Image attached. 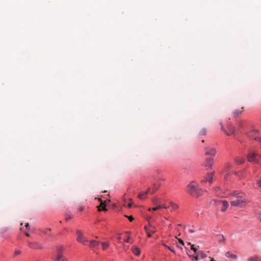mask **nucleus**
<instances>
[{
	"label": "nucleus",
	"mask_w": 261,
	"mask_h": 261,
	"mask_svg": "<svg viewBox=\"0 0 261 261\" xmlns=\"http://www.w3.org/2000/svg\"><path fill=\"white\" fill-rule=\"evenodd\" d=\"M147 195H144V192H140L139 194H138V198L141 199V200H144L145 199L147 196Z\"/></svg>",
	"instance_id": "22"
},
{
	"label": "nucleus",
	"mask_w": 261,
	"mask_h": 261,
	"mask_svg": "<svg viewBox=\"0 0 261 261\" xmlns=\"http://www.w3.org/2000/svg\"><path fill=\"white\" fill-rule=\"evenodd\" d=\"M205 256V254L202 251H197L196 255L194 256V258L197 260L200 258H203Z\"/></svg>",
	"instance_id": "13"
},
{
	"label": "nucleus",
	"mask_w": 261,
	"mask_h": 261,
	"mask_svg": "<svg viewBox=\"0 0 261 261\" xmlns=\"http://www.w3.org/2000/svg\"><path fill=\"white\" fill-rule=\"evenodd\" d=\"M259 141H261V138H259L258 140Z\"/></svg>",
	"instance_id": "48"
},
{
	"label": "nucleus",
	"mask_w": 261,
	"mask_h": 261,
	"mask_svg": "<svg viewBox=\"0 0 261 261\" xmlns=\"http://www.w3.org/2000/svg\"><path fill=\"white\" fill-rule=\"evenodd\" d=\"M168 206H169V208L171 207L172 210H175L178 207V205L176 203H174L172 202H170L169 205H168Z\"/></svg>",
	"instance_id": "20"
},
{
	"label": "nucleus",
	"mask_w": 261,
	"mask_h": 261,
	"mask_svg": "<svg viewBox=\"0 0 261 261\" xmlns=\"http://www.w3.org/2000/svg\"><path fill=\"white\" fill-rule=\"evenodd\" d=\"M248 261H261V258L256 256H253L249 258Z\"/></svg>",
	"instance_id": "23"
},
{
	"label": "nucleus",
	"mask_w": 261,
	"mask_h": 261,
	"mask_svg": "<svg viewBox=\"0 0 261 261\" xmlns=\"http://www.w3.org/2000/svg\"><path fill=\"white\" fill-rule=\"evenodd\" d=\"M101 245H102V249L105 250L107 248L109 247L110 244L109 242H102L101 243Z\"/></svg>",
	"instance_id": "24"
},
{
	"label": "nucleus",
	"mask_w": 261,
	"mask_h": 261,
	"mask_svg": "<svg viewBox=\"0 0 261 261\" xmlns=\"http://www.w3.org/2000/svg\"><path fill=\"white\" fill-rule=\"evenodd\" d=\"M147 236L148 238H150L151 237V233H152L151 232H149V233L147 232Z\"/></svg>",
	"instance_id": "39"
},
{
	"label": "nucleus",
	"mask_w": 261,
	"mask_h": 261,
	"mask_svg": "<svg viewBox=\"0 0 261 261\" xmlns=\"http://www.w3.org/2000/svg\"><path fill=\"white\" fill-rule=\"evenodd\" d=\"M151 192H152V191L151 190V189L149 188H148V189L147 190V191L146 192H144V195H147L148 193L151 194Z\"/></svg>",
	"instance_id": "29"
},
{
	"label": "nucleus",
	"mask_w": 261,
	"mask_h": 261,
	"mask_svg": "<svg viewBox=\"0 0 261 261\" xmlns=\"http://www.w3.org/2000/svg\"><path fill=\"white\" fill-rule=\"evenodd\" d=\"M118 239L119 240H120L121 239V237H120V236L118 237Z\"/></svg>",
	"instance_id": "47"
},
{
	"label": "nucleus",
	"mask_w": 261,
	"mask_h": 261,
	"mask_svg": "<svg viewBox=\"0 0 261 261\" xmlns=\"http://www.w3.org/2000/svg\"><path fill=\"white\" fill-rule=\"evenodd\" d=\"M130 238L128 237L127 238V239L125 240V242H129V240Z\"/></svg>",
	"instance_id": "44"
},
{
	"label": "nucleus",
	"mask_w": 261,
	"mask_h": 261,
	"mask_svg": "<svg viewBox=\"0 0 261 261\" xmlns=\"http://www.w3.org/2000/svg\"><path fill=\"white\" fill-rule=\"evenodd\" d=\"M244 162V159L241 158H238L236 159V162L237 165H241Z\"/></svg>",
	"instance_id": "21"
},
{
	"label": "nucleus",
	"mask_w": 261,
	"mask_h": 261,
	"mask_svg": "<svg viewBox=\"0 0 261 261\" xmlns=\"http://www.w3.org/2000/svg\"><path fill=\"white\" fill-rule=\"evenodd\" d=\"M25 235L27 236V237H29L30 236V234L28 233H25Z\"/></svg>",
	"instance_id": "45"
},
{
	"label": "nucleus",
	"mask_w": 261,
	"mask_h": 261,
	"mask_svg": "<svg viewBox=\"0 0 261 261\" xmlns=\"http://www.w3.org/2000/svg\"><path fill=\"white\" fill-rule=\"evenodd\" d=\"M28 245L30 248H33V249H41L42 246L38 242H29L28 243Z\"/></svg>",
	"instance_id": "8"
},
{
	"label": "nucleus",
	"mask_w": 261,
	"mask_h": 261,
	"mask_svg": "<svg viewBox=\"0 0 261 261\" xmlns=\"http://www.w3.org/2000/svg\"><path fill=\"white\" fill-rule=\"evenodd\" d=\"M71 218V217H67V218H66V221H68Z\"/></svg>",
	"instance_id": "43"
},
{
	"label": "nucleus",
	"mask_w": 261,
	"mask_h": 261,
	"mask_svg": "<svg viewBox=\"0 0 261 261\" xmlns=\"http://www.w3.org/2000/svg\"><path fill=\"white\" fill-rule=\"evenodd\" d=\"M99 201H101V203H100V204L99 206H97L98 208V211H100L101 210L99 208L100 206H102V211H107V209L106 207V204L101 200L100 199H99Z\"/></svg>",
	"instance_id": "19"
},
{
	"label": "nucleus",
	"mask_w": 261,
	"mask_h": 261,
	"mask_svg": "<svg viewBox=\"0 0 261 261\" xmlns=\"http://www.w3.org/2000/svg\"><path fill=\"white\" fill-rule=\"evenodd\" d=\"M132 252L135 255L138 256L140 254L141 250L138 247L134 246L132 247Z\"/></svg>",
	"instance_id": "14"
},
{
	"label": "nucleus",
	"mask_w": 261,
	"mask_h": 261,
	"mask_svg": "<svg viewBox=\"0 0 261 261\" xmlns=\"http://www.w3.org/2000/svg\"><path fill=\"white\" fill-rule=\"evenodd\" d=\"M186 191L193 197H198L201 195L203 191L197 187V184L194 181L187 185Z\"/></svg>",
	"instance_id": "2"
},
{
	"label": "nucleus",
	"mask_w": 261,
	"mask_h": 261,
	"mask_svg": "<svg viewBox=\"0 0 261 261\" xmlns=\"http://www.w3.org/2000/svg\"><path fill=\"white\" fill-rule=\"evenodd\" d=\"M244 107H242L241 111L239 110H236L233 112V115L234 117H238L244 111Z\"/></svg>",
	"instance_id": "15"
},
{
	"label": "nucleus",
	"mask_w": 261,
	"mask_h": 261,
	"mask_svg": "<svg viewBox=\"0 0 261 261\" xmlns=\"http://www.w3.org/2000/svg\"><path fill=\"white\" fill-rule=\"evenodd\" d=\"M132 203H129L128 204V205H127V206H128V207H129V208H130V207H132Z\"/></svg>",
	"instance_id": "42"
},
{
	"label": "nucleus",
	"mask_w": 261,
	"mask_h": 261,
	"mask_svg": "<svg viewBox=\"0 0 261 261\" xmlns=\"http://www.w3.org/2000/svg\"><path fill=\"white\" fill-rule=\"evenodd\" d=\"M50 231V229H45L43 231V232L44 233H47L48 231Z\"/></svg>",
	"instance_id": "33"
},
{
	"label": "nucleus",
	"mask_w": 261,
	"mask_h": 261,
	"mask_svg": "<svg viewBox=\"0 0 261 261\" xmlns=\"http://www.w3.org/2000/svg\"><path fill=\"white\" fill-rule=\"evenodd\" d=\"M216 153V150L215 148H206L205 149V155H210L212 156H214Z\"/></svg>",
	"instance_id": "10"
},
{
	"label": "nucleus",
	"mask_w": 261,
	"mask_h": 261,
	"mask_svg": "<svg viewBox=\"0 0 261 261\" xmlns=\"http://www.w3.org/2000/svg\"><path fill=\"white\" fill-rule=\"evenodd\" d=\"M232 197L231 198L230 204L232 206L244 207L247 203L245 194L237 191L232 193Z\"/></svg>",
	"instance_id": "1"
},
{
	"label": "nucleus",
	"mask_w": 261,
	"mask_h": 261,
	"mask_svg": "<svg viewBox=\"0 0 261 261\" xmlns=\"http://www.w3.org/2000/svg\"><path fill=\"white\" fill-rule=\"evenodd\" d=\"M76 234L77 237L76 238V240L77 242L83 244L84 245H87V243H88V240L84 237L83 233L81 230H77L76 231Z\"/></svg>",
	"instance_id": "5"
},
{
	"label": "nucleus",
	"mask_w": 261,
	"mask_h": 261,
	"mask_svg": "<svg viewBox=\"0 0 261 261\" xmlns=\"http://www.w3.org/2000/svg\"><path fill=\"white\" fill-rule=\"evenodd\" d=\"M149 231L152 233H154L156 231V228L155 226L151 224L150 223H149Z\"/></svg>",
	"instance_id": "18"
},
{
	"label": "nucleus",
	"mask_w": 261,
	"mask_h": 261,
	"mask_svg": "<svg viewBox=\"0 0 261 261\" xmlns=\"http://www.w3.org/2000/svg\"><path fill=\"white\" fill-rule=\"evenodd\" d=\"M214 174V172H212L211 173H207V175L203 178V179L201 180V182H206L207 181H208L209 182L211 183L213 180Z\"/></svg>",
	"instance_id": "7"
},
{
	"label": "nucleus",
	"mask_w": 261,
	"mask_h": 261,
	"mask_svg": "<svg viewBox=\"0 0 261 261\" xmlns=\"http://www.w3.org/2000/svg\"><path fill=\"white\" fill-rule=\"evenodd\" d=\"M243 122H239V126L240 127H243Z\"/></svg>",
	"instance_id": "38"
},
{
	"label": "nucleus",
	"mask_w": 261,
	"mask_h": 261,
	"mask_svg": "<svg viewBox=\"0 0 261 261\" xmlns=\"http://www.w3.org/2000/svg\"><path fill=\"white\" fill-rule=\"evenodd\" d=\"M225 255L226 257L231 258L233 259H237L238 257L236 254L231 253L230 252L228 251L226 253Z\"/></svg>",
	"instance_id": "16"
},
{
	"label": "nucleus",
	"mask_w": 261,
	"mask_h": 261,
	"mask_svg": "<svg viewBox=\"0 0 261 261\" xmlns=\"http://www.w3.org/2000/svg\"><path fill=\"white\" fill-rule=\"evenodd\" d=\"M178 241L180 244H181L182 245H184V242L182 240L179 239Z\"/></svg>",
	"instance_id": "37"
},
{
	"label": "nucleus",
	"mask_w": 261,
	"mask_h": 261,
	"mask_svg": "<svg viewBox=\"0 0 261 261\" xmlns=\"http://www.w3.org/2000/svg\"><path fill=\"white\" fill-rule=\"evenodd\" d=\"M163 245H164L165 247H166V248H167L168 249H169L170 251H171L172 252H174V253L175 252L174 250H172V249L170 247H169V246H167L166 245H165V244H163Z\"/></svg>",
	"instance_id": "31"
},
{
	"label": "nucleus",
	"mask_w": 261,
	"mask_h": 261,
	"mask_svg": "<svg viewBox=\"0 0 261 261\" xmlns=\"http://www.w3.org/2000/svg\"><path fill=\"white\" fill-rule=\"evenodd\" d=\"M128 220H129V221H130V222H132L134 220V218L132 216L128 217Z\"/></svg>",
	"instance_id": "34"
},
{
	"label": "nucleus",
	"mask_w": 261,
	"mask_h": 261,
	"mask_svg": "<svg viewBox=\"0 0 261 261\" xmlns=\"http://www.w3.org/2000/svg\"><path fill=\"white\" fill-rule=\"evenodd\" d=\"M84 207H83V206H80V208H79V211H80V212H82V211L84 210Z\"/></svg>",
	"instance_id": "36"
},
{
	"label": "nucleus",
	"mask_w": 261,
	"mask_h": 261,
	"mask_svg": "<svg viewBox=\"0 0 261 261\" xmlns=\"http://www.w3.org/2000/svg\"><path fill=\"white\" fill-rule=\"evenodd\" d=\"M220 124L221 125V130H223L226 135L229 136L231 134H234L235 132V128L233 125H228L227 126L226 129H225L221 122Z\"/></svg>",
	"instance_id": "4"
},
{
	"label": "nucleus",
	"mask_w": 261,
	"mask_h": 261,
	"mask_svg": "<svg viewBox=\"0 0 261 261\" xmlns=\"http://www.w3.org/2000/svg\"><path fill=\"white\" fill-rule=\"evenodd\" d=\"M21 251L19 250H16L15 251V255H19L21 253Z\"/></svg>",
	"instance_id": "30"
},
{
	"label": "nucleus",
	"mask_w": 261,
	"mask_h": 261,
	"mask_svg": "<svg viewBox=\"0 0 261 261\" xmlns=\"http://www.w3.org/2000/svg\"><path fill=\"white\" fill-rule=\"evenodd\" d=\"M206 134V129L205 128H202L199 133V135H205Z\"/></svg>",
	"instance_id": "25"
},
{
	"label": "nucleus",
	"mask_w": 261,
	"mask_h": 261,
	"mask_svg": "<svg viewBox=\"0 0 261 261\" xmlns=\"http://www.w3.org/2000/svg\"><path fill=\"white\" fill-rule=\"evenodd\" d=\"M99 243H100L98 241L95 240H92L89 244V246L91 248H97L98 247Z\"/></svg>",
	"instance_id": "11"
},
{
	"label": "nucleus",
	"mask_w": 261,
	"mask_h": 261,
	"mask_svg": "<svg viewBox=\"0 0 261 261\" xmlns=\"http://www.w3.org/2000/svg\"><path fill=\"white\" fill-rule=\"evenodd\" d=\"M212 261H216V260H214V259H212Z\"/></svg>",
	"instance_id": "49"
},
{
	"label": "nucleus",
	"mask_w": 261,
	"mask_h": 261,
	"mask_svg": "<svg viewBox=\"0 0 261 261\" xmlns=\"http://www.w3.org/2000/svg\"><path fill=\"white\" fill-rule=\"evenodd\" d=\"M214 163V159L210 158H207L206 159L203 165L205 167H210L211 168Z\"/></svg>",
	"instance_id": "9"
},
{
	"label": "nucleus",
	"mask_w": 261,
	"mask_h": 261,
	"mask_svg": "<svg viewBox=\"0 0 261 261\" xmlns=\"http://www.w3.org/2000/svg\"><path fill=\"white\" fill-rule=\"evenodd\" d=\"M25 227L27 228V229H30V225H29V224L28 223L25 224Z\"/></svg>",
	"instance_id": "35"
},
{
	"label": "nucleus",
	"mask_w": 261,
	"mask_h": 261,
	"mask_svg": "<svg viewBox=\"0 0 261 261\" xmlns=\"http://www.w3.org/2000/svg\"><path fill=\"white\" fill-rule=\"evenodd\" d=\"M148 221V226H144V229L145 230H146V232H149V223H150L149 221V219L147 220Z\"/></svg>",
	"instance_id": "27"
},
{
	"label": "nucleus",
	"mask_w": 261,
	"mask_h": 261,
	"mask_svg": "<svg viewBox=\"0 0 261 261\" xmlns=\"http://www.w3.org/2000/svg\"><path fill=\"white\" fill-rule=\"evenodd\" d=\"M158 189L157 187H155V186H154V188L152 190L151 194H153Z\"/></svg>",
	"instance_id": "32"
},
{
	"label": "nucleus",
	"mask_w": 261,
	"mask_h": 261,
	"mask_svg": "<svg viewBox=\"0 0 261 261\" xmlns=\"http://www.w3.org/2000/svg\"><path fill=\"white\" fill-rule=\"evenodd\" d=\"M219 203H220V204H221V205H222L221 211L222 212L225 211L228 206V202L226 200H223V201H220Z\"/></svg>",
	"instance_id": "12"
},
{
	"label": "nucleus",
	"mask_w": 261,
	"mask_h": 261,
	"mask_svg": "<svg viewBox=\"0 0 261 261\" xmlns=\"http://www.w3.org/2000/svg\"><path fill=\"white\" fill-rule=\"evenodd\" d=\"M189 232L190 233H193L194 232V230L190 229H189Z\"/></svg>",
	"instance_id": "41"
},
{
	"label": "nucleus",
	"mask_w": 261,
	"mask_h": 261,
	"mask_svg": "<svg viewBox=\"0 0 261 261\" xmlns=\"http://www.w3.org/2000/svg\"><path fill=\"white\" fill-rule=\"evenodd\" d=\"M261 158V155L253 151H249L247 156L248 161L250 162H254L255 163H258Z\"/></svg>",
	"instance_id": "3"
},
{
	"label": "nucleus",
	"mask_w": 261,
	"mask_h": 261,
	"mask_svg": "<svg viewBox=\"0 0 261 261\" xmlns=\"http://www.w3.org/2000/svg\"><path fill=\"white\" fill-rule=\"evenodd\" d=\"M204 142V140H202V142Z\"/></svg>",
	"instance_id": "50"
},
{
	"label": "nucleus",
	"mask_w": 261,
	"mask_h": 261,
	"mask_svg": "<svg viewBox=\"0 0 261 261\" xmlns=\"http://www.w3.org/2000/svg\"><path fill=\"white\" fill-rule=\"evenodd\" d=\"M63 249V247H58L57 248L58 254L57 256L54 261H66V258H65L61 254V251Z\"/></svg>",
	"instance_id": "6"
},
{
	"label": "nucleus",
	"mask_w": 261,
	"mask_h": 261,
	"mask_svg": "<svg viewBox=\"0 0 261 261\" xmlns=\"http://www.w3.org/2000/svg\"><path fill=\"white\" fill-rule=\"evenodd\" d=\"M169 208V206H166L165 205H158L157 206L155 207H153L152 208V211H155L158 210H159L160 208ZM151 208H149L148 209V211H151Z\"/></svg>",
	"instance_id": "17"
},
{
	"label": "nucleus",
	"mask_w": 261,
	"mask_h": 261,
	"mask_svg": "<svg viewBox=\"0 0 261 261\" xmlns=\"http://www.w3.org/2000/svg\"><path fill=\"white\" fill-rule=\"evenodd\" d=\"M258 219L261 221V216H258Z\"/></svg>",
	"instance_id": "46"
},
{
	"label": "nucleus",
	"mask_w": 261,
	"mask_h": 261,
	"mask_svg": "<svg viewBox=\"0 0 261 261\" xmlns=\"http://www.w3.org/2000/svg\"><path fill=\"white\" fill-rule=\"evenodd\" d=\"M191 249L197 254V249L194 247V245H191Z\"/></svg>",
	"instance_id": "28"
},
{
	"label": "nucleus",
	"mask_w": 261,
	"mask_h": 261,
	"mask_svg": "<svg viewBox=\"0 0 261 261\" xmlns=\"http://www.w3.org/2000/svg\"><path fill=\"white\" fill-rule=\"evenodd\" d=\"M152 201H153V202L154 204H155V203H156V199L155 198H153Z\"/></svg>",
	"instance_id": "40"
},
{
	"label": "nucleus",
	"mask_w": 261,
	"mask_h": 261,
	"mask_svg": "<svg viewBox=\"0 0 261 261\" xmlns=\"http://www.w3.org/2000/svg\"><path fill=\"white\" fill-rule=\"evenodd\" d=\"M218 241L220 243L222 241L224 242L225 240L224 237L222 234H219L218 236Z\"/></svg>",
	"instance_id": "26"
}]
</instances>
